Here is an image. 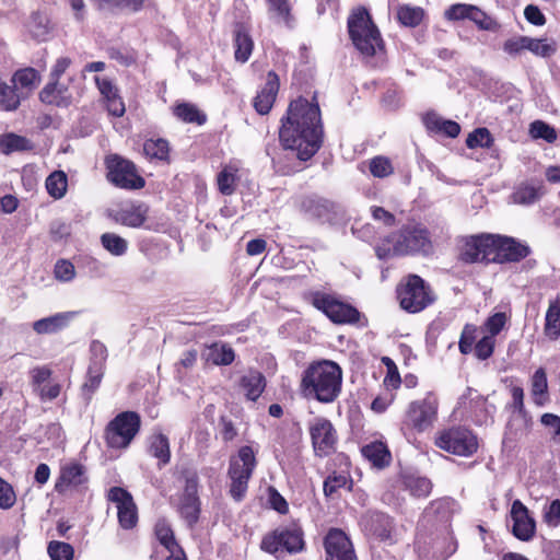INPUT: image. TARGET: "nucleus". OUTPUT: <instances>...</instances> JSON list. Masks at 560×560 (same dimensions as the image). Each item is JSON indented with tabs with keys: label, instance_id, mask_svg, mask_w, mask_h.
Returning <instances> with one entry per match:
<instances>
[{
	"label": "nucleus",
	"instance_id": "obj_15",
	"mask_svg": "<svg viewBox=\"0 0 560 560\" xmlns=\"http://www.w3.org/2000/svg\"><path fill=\"white\" fill-rule=\"evenodd\" d=\"M178 512L188 526H194L199 518L200 502L198 498V477L191 475L186 478L184 493L178 503Z\"/></svg>",
	"mask_w": 560,
	"mask_h": 560
},
{
	"label": "nucleus",
	"instance_id": "obj_44",
	"mask_svg": "<svg viewBox=\"0 0 560 560\" xmlns=\"http://www.w3.org/2000/svg\"><path fill=\"white\" fill-rule=\"evenodd\" d=\"M21 98L13 85L0 81V108L7 112L15 110L20 106Z\"/></svg>",
	"mask_w": 560,
	"mask_h": 560
},
{
	"label": "nucleus",
	"instance_id": "obj_8",
	"mask_svg": "<svg viewBox=\"0 0 560 560\" xmlns=\"http://www.w3.org/2000/svg\"><path fill=\"white\" fill-rule=\"evenodd\" d=\"M141 420L137 412L124 411L117 415L105 429V440L112 448H126L138 434Z\"/></svg>",
	"mask_w": 560,
	"mask_h": 560
},
{
	"label": "nucleus",
	"instance_id": "obj_60",
	"mask_svg": "<svg viewBox=\"0 0 560 560\" xmlns=\"http://www.w3.org/2000/svg\"><path fill=\"white\" fill-rule=\"evenodd\" d=\"M16 502V495L13 490V487L0 478V509L9 510Z\"/></svg>",
	"mask_w": 560,
	"mask_h": 560
},
{
	"label": "nucleus",
	"instance_id": "obj_30",
	"mask_svg": "<svg viewBox=\"0 0 560 560\" xmlns=\"http://www.w3.org/2000/svg\"><path fill=\"white\" fill-rule=\"evenodd\" d=\"M172 113L178 120L186 124L201 126L207 121V114L196 104L189 102H176L172 107Z\"/></svg>",
	"mask_w": 560,
	"mask_h": 560
},
{
	"label": "nucleus",
	"instance_id": "obj_61",
	"mask_svg": "<svg viewBox=\"0 0 560 560\" xmlns=\"http://www.w3.org/2000/svg\"><path fill=\"white\" fill-rule=\"evenodd\" d=\"M539 198V191L535 187H520L514 194L513 199L516 203L529 205Z\"/></svg>",
	"mask_w": 560,
	"mask_h": 560
},
{
	"label": "nucleus",
	"instance_id": "obj_34",
	"mask_svg": "<svg viewBox=\"0 0 560 560\" xmlns=\"http://www.w3.org/2000/svg\"><path fill=\"white\" fill-rule=\"evenodd\" d=\"M202 358L207 363L214 365H229L234 361V350L224 343H212L202 353Z\"/></svg>",
	"mask_w": 560,
	"mask_h": 560
},
{
	"label": "nucleus",
	"instance_id": "obj_53",
	"mask_svg": "<svg viewBox=\"0 0 560 560\" xmlns=\"http://www.w3.org/2000/svg\"><path fill=\"white\" fill-rule=\"evenodd\" d=\"M469 15L468 20L476 23L480 30L493 31L498 25L493 19L476 5H472V10Z\"/></svg>",
	"mask_w": 560,
	"mask_h": 560
},
{
	"label": "nucleus",
	"instance_id": "obj_50",
	"mask_svg": "<svg viewBox=\"0 0 560 560\" xmlns=\"http://www.w3.org/2000/svg\"><path fill=\"white\" fill-rule=\"evenodd\" d=\"M269 11L289 24L292 20V9L289 0H266Z\"/></svg>",
	"mask_w": 560,
	"mask_h": 560
},
{
	"label": "nucleus",
	"instance_id": "obj_27",
	"mask_svg": "<svg viewBox=\"0 0 560 560\" xmlns=\"http://www.w3.org/2000/svg\"><path fill=\"white\" fill-rule=\"evenodd\" d=\"M241 164L238 161H231L225 164L217 175V186L224 196H231L236 190L240 180Z\"/></svg>",
	"mask_w": 560,
	"mask_h": 560
},
{
	"label": "nucleus",
	"instance_id": "obj_33",
	"mask_svg": "<svg viewBox=\"0 0 560 560\" xmlns=\"http://www.w3.org/2000/svg\"><path fill=\"white\" fill-rule=\"evenodd\" d=\"M284 156L288 160H310L320 148V142H283Z\"/></svg>",
	"mask_w": 560,
	"mask_h": 560
},
{
	"label": "nucleus",
	"instance_id": "obj_38",
	"mask_svg": "<svg viewBox=\"0 0 560 560\" xmlns=\"http://www.w3.org/2000/svg\"><path fill=\"white\" fill-rule=\"evenodd\" d=\"M40 81L39 72L32 68H23L14 72L12 75V84L18 90V88L33 90Z\"/></svg>",
	"mask_w": 560,
	"mask_h": 560
},
{
	"label": "nucleus",
	"instance_id": "obj_47",
	"mask_svg": "<svg viewBox=\"0 0 560 560\" xmlns=\"http://www.w3.org/2000/svg\"><path fill=\"white\" fill-rule=\"evenodd\" d=\"M47 552L51 560H72L74 549L68 542L52 540L48 544Z\"/></svg>",
	"mask_w": 560,
	"mask_h": 560
},
{
	"label": "nucleus",
	"instance_id": "obj_17",
	"mask_svg": "<svg viewBox=\"0 0 560 560\" xmlns=\"http://www.w3.org/2000/svg\"><path fill=\"white\" fill-rule=\"evenodd\" d=\"M512 534L522 541L530 540L536 532V522L521 500H514L510 510Z\"/></svg>",
	"mask_w": 560,
	"mask_h": 560
},
{
	"label": "nucleus",
	"instance_id": "obj_58",
	"mask_svg": "<svg viewBox=\"0 0 560 560\" xmlns=\"http://www.w3.org/2000/svg\"><path fill=\"white\" fill-rule=\"evenodd\" d=\"M472 10V4L456 3L452 4L444 13V16L448 21H462L468 20L469 13Z\"/></svg>",
	"mask_w": 560,
	"mask_h": 560
},
{
	"label": "nucleus",
	"instance_id": "obj_24",
	"mask_svg": "<svg viewBox=\"0 0 560 560\" xmlns=\"http://www.w3.org/2000/svg\"><path fill=\"white\" fill-rule=\"evenodd\" d=\"M361 524L368 535L380 540H387L390 538L393 521L384 513L370 512L362 517Z\"/></svg>",
	"mask_w": 560,
	"mask_h": 560
},
{
	"label": "nucleus",
	"instance_id": "obj_20",
	"mask_svg": "<svg viewBox=\"0 0 560 560\" xmlns=\"http://www.w3.org/2000/svg\"><path fill=\"white\" fill-rule=\"evenodd\" d=\"M303 209L310 217L327 222H331L343 214L340 205L320 197L305 199Z\"/></svg>",
	"mask_w": 560,
	"mask_h": 560
},
{
	"label": "nucleus",
	"instance_id": "obj_59",
	"mask_svg": "<svg viewBox=\"0 0 560 560\" xmlns=\"http://www.w3.org/2000/svg\"><path fill=\"white\" fill-rule=\"evenodd\" d=\"M103 370L104 365L100 363H91L88 372V380L85 381L83 387L91 392L96 390L103 377Z\"/></svg>",
	"mask_w": 560,
	"mask_h": 560
},
{
	"label": "nucleus",
	"instance_id": "obj_46",
	"mask_svg": "<svg viewBox=\"0 0 560 560\" xmlns=\"http://www.w3.org/2000/svg\"><path fill=\"white\" fill-rule=\"evenodd\" d=\"M536 56L550 57L557 50L555 42L549 43L547 38H530L527 37V48Z\"/></svg>",
	"mask_w": 560,
	"mask_h": 560
},
{
	"label": "nucleus",
	"instance_id": "obj_19",
	"mask_svg": "<svg viewBox=\"0 0 560 560\" xmlns=\"http://www.w3.org/2000/svg\"><path fill=\"white\" fill-rule=\"evenodd\" d=\"M495 247L493 248V261L506 262L518 261L529 255L527 245L515 241L512 237L494 235Z\"/></svg>",
	"mask_w": 560,
	"mask_h": 560
},
{
	"label": "nucleus",
	"instance_id": "obj_9",
	"mask_svg": "<svg viewBox=\"0 0 560 560\" xmlns=\"http://www.w3.org/2000/svg\"><path fill=\"white\" fill-rule=\"evenodd\" d=\"M107 179L122 189H140L144 179L138 174L135 164L117 154L108 155L105 160Z\"/></svg>",
	"mask_w": 560,
	"mask_h": 560
},
{
	"label": "nucleus",
	"instance_id": "obj_54",
	"mask_svg": "<svg viewBox=\"0 0 560 560\" xmlns=\"http://www.w3.org/2000/svg\"><path fill=\"white\" fill-rule=\"evenodd\" d=\"M54 275L57 280L69 282L75 277V268L71 261L60 259L55 265Z\"/></svg>",
	"mask_w": 560,
	"mask_h": 560
},
{
	"label": "nucleus",
	"instance_id": "obj_10",
	"mask_svg": "<svg viewBox=\"0 0 560 560\" xmlns=\"http://www.w3.org/2000/svg\"><path fill=\"white\" fill-rule=\"evenodd\" d=\"M304 547L303 533L301 528L283 527L266 535L261 541V549L276 555L278 558L283 551L290 553L301 551Z\"/></svg>",
	"mask_w": 560,
	"mask_h": 560
},
{
	"label": "nucleus",
	"instance_id": "obj_3",
	"mask_svg": "<svg viewBox=\"0 0 560 560\" xmlns=\"http://www.w3.org/2000/svg\"><path fill=\"white\" fill-rule=\"evenodd\" d=\"M342 371L334 361L311 364L303 373L301 388L305 397L332 402L341 392Z\"/></svg>",
	"mask_w": 560,
	"mask_h": 560
},
{
	"label": "nucleus",
	"instance_id": "obj_23",
	"mask_svg": "<svg viewBox=\"0 0 560 560\" xmlns=\"http://www.w3.org/2000/svg\"><path fill=\"white\" fill-rule=\"evenodd\" d=\"M256 466V453L253 447L242 446L237 454L230 458L228 476L250 479Z\"/></svg>",
	"mask_w": 560,
	"mask_h": 560
},
{
	"label": "nucleus",
	"instance_id": "obj_48",
	"mask_svg": "<svg viewBox=\"0 0 560 560\" xmlns=\"http://www.w3.org/2000/svg\"><path fill=\"white\" fill-rule=\"evenodd\" d=\"M406 486L413 497H428L432 490V483L424 477H411L406 481Z\"/></svg>",
	"mask_w": 560,
	"mask_h": 560
},
{
	"label": "nucleus",
	"instance_id": "obj_13",
	"mask_svg": "<svg viewBox=\"0 0 560 560\" xmlns=\"http://www.w3.org/2000/svg\"><path fill=\"white\" fill-rule=\"evenodd\" d=\"M310 434L316 455L327 456L335 451L337 433L329 420L325 418H315L310 423Z\"/></svg>",
	"mask_w": 560,
	"mask_h": 560
},
{
	"label": "nucleus",
	"instance_id": "obj_35",
	"mask_svg": "<svg viewBox=\"0 0 560 560\" xmlns=\"http://www.w3.org/2000/svg\"><path fill=\"white\" fill-rule=\"evenodd\" d=\"M362 455L375 467H385L389 465L392 456L386 446L381 441H374L364 445L361 450Z\"/></svg>",
	"mask_w": 560,
	"mask_h": 560
},
{
	"label": "nucleus",
	"instance_id": "obj_43",
	"mask_svg": "<svg viewBox=\"0 0 560 560\" xmlns=\"http://www.w3.org/2000/svg\"><path fill=\"white\" fill-rule=\"evenodd\" d=\"M68 179L62 171L51 173L46 179V189L55 199H60L67 191Z\"/></svg>",
	"mask_w": 560,
	"mask_h": 560
},
{
	"label": "nucleus",
	"instance_id": "obj_2",
	"mask_svg": "<svg viewBox=\"0 0 560 560\" xmlns=\"http://www.w3.org/2000/svg\"><path fill=\"white\" fill-rule=\"evenodd\" d=\"M280 122L279 140H323L325 131L317 92L311 100L299 96L290 101Z\"/></svg>",
	"mask_w": 560,
	"mask_h": 560
},
{
	"label": "nucleus",
	"instance_id": "obj_26",
	"mask_svg": "<svg viewBox=\"0 0 560 560\" xmlns=\"http://www.w3.org/2000/svg\"><path fill=\"white\" fill-rule=\"evenodd\" d=\"M39 100L47 105L68 107L72 96L68 86L60 84L58 80H50L39 92Z\"/></svg>",
	"mask_w": 560,
	"mask_h": 560
},
{
	"label": "nucleus",
	"instance_id": "obj_31",
	"mask_svg": "<svg viewBox=\"0 0 560 560\" xmlns=\"http://www.w3.org/2000/svg\"><path fill=\"white\" fill-rule=\"evenodd\" d=\"M240 387L249 400L255 401L266 387L265 376L258 371L250 370L241 377Z\"/></svg>",
	"mask_w": 560,
	"mask_h": 560
},
{
	"label": "nucleus",
	"instance_id": "obj_45",
	"mask_svg": "<svg viewBox=\"0 0 560 560\" xmlns=\"http://www.w3.org/2000/svg\"><path fill=\"white\" fill-rule=\"evenodd\" d=\"M142 150L149 161H168V142H143Z\"/></svg>",
	"mask_w": 560,
	"mask_h": 560
},
{
	"label": "nucleus",
	"instance_id": "obj_64",
	"mask_svg": "<svg viewBox=\"0 0 560 560\" xmlns=\"http://www.w3.org/2000/svg\"><path fill=\"white\" fill-rule=\"evenodd\" d=\"M545 522L551 526H558L560 524V500H553L544 513Z\"/></svg>",
	"mask_w": 560,
	"mask_h": 560
},
{
	"label": "nucleus",
	"instance_id": "obj_37",
	"mask_svg": "<svg viewBox=\"0 0 560 560\" xmlns=\"http://www.w3.org/2000/svg\"><path fill=\"white\" fill-rule=\"evenodd\" d=\"M532 396L538 406H544L548 400V382L545 369L539 368L532 377Z\"/></svg>",
	"mask_w": 560,
	"mask_h": 560
},
{
	"label": "nucleus",
	"instance_id": "obj_16",
	"mask_svg": "<svg viewBox=\"0 0 560 560\" xmlns=\"http://www.w3.org/2000/svg\"><path fill=\"white\" fill-rule=\"evenodd\" d=\"M324 547L326 560H357L352 542L341 529L331 528L324 539Z\"/></svg>",
	"mask_w": 560,
	"mask_h": 560
},
{
	"label": "nucleus",
	"instance_id": "obj_28",
	"mask_svg": "<svg viewBox=\"0 0 560 560\" xmlns=\"http://www.w3.org/2000/svg\"><path fill=\"white\" fill-rule=\"evenodd\" d=\"M75 313L65 312L38 319L33 323V329L38 335L56 334L66 328Z\"/></svg>",
	"mask_w": 560,
	"mask_h": 560
},
{
	"label": "nucleus",
	"instance_id": "obj_4",
	"mask_svg": "<svg viewBox=\"0 0 560 560\" xmlns=\"http://www.w3.org/2000/svg\"><path fill=\"white\" fill-rule=\"evenodd\" d=\"M432 248L427 229L420 225H406L381 240L375 246V254L380 259H389L396 256L428 255Z\"/></svg>",
	"mask_w": 560,
	"mask_h": 560
},
{
	"label": "nucleus",
	"instance_id": "obj_63",
	"mask_svg": "<svg viewBox=\"0 0 560 560\" xmlns=\"http://www.w3.org/2000/svg\"><path fill=\"white\" fill-rule=\"evenodd\" d=\"M51 373V370L47 366H36L30 371L31 383L35 392L50 378Z\"/></svg>",
	"mask_w": 560,
	"mask_h": 560
},
{
	"label": "nucleus",
	"instance_id": "obj_39",
	"mask_svg": "<svg viewBox=\"0 0 560 560\" xmlns=\"http://www.w3.org/2000/svg\"><path fill=\"white\" fill-rule=\"evenodd\" d=\"M100 240L103 248L115 257L124 256L128 250V241L116 233H103Z\"/></svg>",
	"mask_w": 560,
	"mask_h": 560
},
{
	"label": "nucleus",
	"instance_id": "obj_62",
	"mask_svg": "<svg viewBox=\"0 0 560 560\" xmlns=\"http://www.w3.org/2000/svg\"><path fill=\"white\" fill-rule=\"evenodd\" d=\"M527 48V36L509 38L503 44V50L510 56H516Z\"/></svg>",
	"mask_w": 560,
	"mask_h": 560
},
{
	"label": "nucleus",
	"instance_id": "obj_40",
	"mask_svg": "<svg viewBox=\"0 0 560 560\" xmlns=\"http://www.w3.org/2000/svg\"><path fill=\"white\" fill-rule=\"evenodd\" d=\"M352 480L346 472H332L324 481V494L334 497L340 489L351 490Z\"/></svg>",
	"mask_w": 560,
	"mask_h": 560
},
{
	"label": "nucleus",
	"instance_id": "obj_32",
	"mask_svg": "<svg viewBox=\"0 0 560 560\" xmlns=\"http://www.w3.org/2000/svg\"><path fill=\"white\" fill-rule=\"evenodd\" d=\"M544 335L551 341L560 340V298L549 302L545 315Z\"/></svg>",
	"mask_w": 560,
	"mask_h": 560
},
{
	"label": "nucleus",
	"instance_id": "obj_7",
	"mask_svg": "<svg viewBox=\"0 0 560 560\" xmlns=\"http://www.w3.org/2000/svg\"><path fill=\"white\" fill-rule=\"evenodd\" d=\"M434 444L454 455L468 457L478 450L477 436L465 427H452L436 432Z\"/></svg>",
	"mask_w": 560,
	"mask_h": 560
},
{
	"label": "nucleus",
	"instance_id": "obj_41",
	"mask_svg": "<svg viewBox=\"0 0 560 560\" xmlns=\"http://www.w3.org/2000/svg\"><path fill=\"white\" fill-rule=\"evenodd\" d=\"M150 453L160 460L161 465H166L171 459L168 439L160 433L152 436L150 442Z\"/></svg>",
	"mask_w": 560,
	"mask_h": 560
},
{
	"label": "nucleus",
	"instance_id": "obj_49",
	"mask_svg": "<svg viewBox=\"0 0 560 560\" xmlns=\"http://www.w3.org/2000/svg\"><path fill=\"white\" fill-rule=\"evenodd\" d=\"M529 136L534 140H557L556 129L542 120H535L530 124Z\"/></svg>",
	"mask_w": 560,
	"mask_h": 560
},
{
	"label": "nucleus",
	"instance_id": "obj_6",
	"mask_svg": "<svg viewBox=\"0 0 560 560\" xmlns=\"http://www.w3.org/2000/svg\"><path fill=\"white\" fill-rule=\"evenodd\" d=\"M440 400L434 392H428L424 397L416 399L408 405L405 415V425L422 433L431 428L438 420Z\"/></svg>",
	"mask_w": 560,
	"mask_h": 560
},
{
	"label": "nucleus",
	"instance_id": "obj_56",
	"mask_svg": "<svg viewBox=\"0 0 560 560\" xmlns=\"http://www.w3.org/2000/svg\"><path fill=\"white\" fill-rule=\"evenodd\" d=\"M495 346V339L492 336H483L474 348L475 355L479 360H487L493 353Z\"/></svg>",
	"mask_w": 560,
	"mask_h": 560
},
{
	"label": "nucleus",
	"instance_id": "obj_21",
	"mask_svg": "<svg viewBox=\"0 0 560 560\" xmlns=\"http://www.w3.org/2000/svg\"><path fill=\"white\" fill-rule=\"evenodd\" d=\"M85 468L78 463H68L61 466L55 483L58 493H67L86 482Z\"/></svg>",
	"mask_w": 560,
	"mask_h": 560
},
{
	"label": "nucleus",
	"instance_id": "obj_18",
	"mask_svg": "<svg viewBox=\"0 0 560 560\" xmlns=\"http://www.w3.org/2000/svg\"><path fill=\"white\" fill-rule=\"evenodd\" d=\"M280 90V79L276 71L267 72L265 84L253 98V107L259 115H267L272 109Z\"/></svg>",
	"mask_w": 560,
	"mask_h": 560
},
{
	"label": "nucleus",
	"instance_id": "obj_55",
	"mask_svg": "<svg viewBox=\"0 0 560 560\" xmlns=\"http://www.w3.org/2000/svg\"><path fill=\"white\" fill-rule=\"evenodd\" d=\"M230 479V487L229 492L230 495L237 502L242 501L245 498V494L248 489V481L249 479L236 477V476H229Z\"/></svg>",
	"mask_w": 560,
	"mask_h": 560
},
{
	"label": "nucleus",
	"instance_id": "obj_51",
	"mask_svg": "<svg viewBox=\"0 0 560 560\" xmlns=\"http://www.w3.org/2000/svg\"><path fill=\"white\" fill-rule=\"evenodd\" d=\"M370 172L374 177L383 178L393 174L394 168L387 158L376 156L370 162Z\"/></svg>",
	"mask_w": 560,
	"mask_h": 560
},
{
	"label": "nucleus",
	"instance_id": "obj_52",
	"mask_svg": "<svg viewBox=\"0 0 560 560\" xmlns=\"http://www.w3.org/2000/svg\"><path fill=\"white\" fill-rule=\"evenodd\" d=\"M477 327L471 324L465 325L460 339L458 342V348L460 353L468 354L472 351V346L476 341Z\"/></svg>",
	"mask_w": 560,
	"mask_h": 560
},
{
	"label": "nucleus",
	"instance_id": "obj_14",
	"mask_svg": "<svg viewBox=\"0 0 560 560\" xmlns=\"http://www.w3.org/2000/svg\"><path fill=\"white\" fill-rule=\"evenodd\" d=\"M107 497L116 504L120 526L125 529L135 527L138 522V512L132 495L124 488L113 487Z\"/></svg>",
	"mask_w": 560,
	"mask_h": 560
},
{
	"label": "nucleus",
	"instance_id": "obj_57",
	"mask_svg": "<svg viewBox=\"0 0 560 560\" xmlns=\"http://www.w3.org/2000/svg\"><path fill=\"white\" fill-rule=\"evenodd\" d=\"M506 322V314L503 312H498L488 317L485 323V329L489 332V336L495 338V336L504 328Z\"/></svg>",
	"mask_w": 560,
	"mask_h": 560
},
{
	"label": "nucleus",
	"instance_id": "obj_25",
	"mask_svg": "<svg viewBox=\"0 0 560 560\" xmlns=\"http://www.w3.org/2000/svg\"><path fill=\"white\" fill-rule=\"evenodd\" d=\"M422 122L430 135L456 138L460 132L458 122L446 119L433 110L422 116Z\"/></svg>",
	"mask_w": 560,
	"mask_h": 560
},
{
	"label": "nucleus",
	"instance_id": "obj_42",
	"mask_svg": "<svg viewBox=\"0 0 560 560\" xmlns=\"http://www.w3.org/2000/svg\"><path fill=\"white\" fill-rule=\"evenodd\" d=\"M154 532L160 544L163 545L171 553L178 550V545L174 538L173 529L165 520L156 522Z\"/></svg>",
	"mask_w": 560,
	"mask_h": 560
},
{
	"label": "nucleus",
	"instance_id": "obj_5",
	"mask_svg": "<svg viewBox=\"0 0 560 560\" xmlns=\"http://www.w3.org/2000/svg\"><path fill=\"white\" fill-rule=\"evenodd\" d=\"M397 299L402 310L419 313L435 301L431 287L418 275H408L397 287Z\"/></svg>",
	"mask_w": 560,
	"mask_h": 560
},
{
	"label": "nucleus",
	"instance_id": "obj_22",
	"mask_svg": "<svg viewBox=\"0 0 560 560\" xmlns=\"http://www.w3.org/2000/svg\"><path fill=\"white\" fill-rule=\"evenodd\" d=\"M149 214V207L143 202H127L115 210L112 218L115 222L129 226L140 228Z\"/></svg>",
	"mask_w": 560,
	"mask_h": 560
},
{
	"label": "nucleus",
	"instance_id": "obj_12",
	"mask_svg": "<svg viewBox=\"0 0 560 560\" xmlns=\"http://www.w3.org/2000/svg\"><path fill=\"white\" fill-rule=\"evenodd\" d=\"M494 247L493 234L468 236L463 241L460 258L465 262L493 261Z\"/></svg>",
	"mask_w": 560,
	"mask_h": 560
},
{
	"label": "nucleus",
	"instance_id": "obj_11",
	"mask_svg": "<svg viewBox=\"0 0 560 560\" xmlns=\"http://www.w3.org/2000/svg\"><path fill=\"white\" fill-rule=\"evenodd\" d=\"M311 303L336 324L353 323L359 318V312L353 306L324 292L311 293Z\"/></svg>",
	"mask_w": 560,
	"mask_h": 560
},
{
	"label": "nucleus",
	"instance_id": "obj_36",
	"mask_svg": "<svg viewBox=\"0 0 560 560\" xmlns=\"http://www.w3.org/2000/svg\"><path fill=\"white\" fill-rule=\"evenodd\" d=\"M396 15L401 25L407 27H417L422 23L425 16V11L421 7L401 4L397 8Z\"/></svg>",
	"mask_w": 560,
	"mask_h": 560
},
{
	"label": "nucleus",
	"instance_id": "obj_1",
	"mask_svg": "<svg viewBox=\"0 0 560 560\" xmlns=\"http://www.w3.org/2000/svg\"><path fill=\"white\" fill-rule=\"evenodd\" d=\"M347 30L353 47L359 51L365 65L381 69L387 62L386 44L372 14L364 5L350 10Z\"/></svg>",
	"mask_w": 560,
	"mask_h": 560
},
{
	"label": "nucleus",
	"instance_id": "obj_29",
	"mask_svg": "<svg viewBox=\"0 0 560 560\" xmlns=\"http://www.w3.org/2000/svg\"><path fill=\"white\" fill-rule=\"evenodd\" d=\"M233 46L235 61L240 63L247 62L255 45L250 34L242 24H238L233 32Z\"/></svg>",
	"mask_w": 560,
	"mask_h": 560
}]
</instances>
